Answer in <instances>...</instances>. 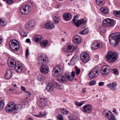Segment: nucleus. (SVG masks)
<instances>
[{"label":"nucleus","instance_id":"1","mask_svg":"<svg viewBox=\"0 0 120 120\" xmlns=\"http://www.w3.org/2000/svg\"><path fill=\"white\" fill-rule=\"evenodd\" d=\"M8 64L11 69L13 70L15 69L18 73H20L22 72V64L19 62L16 63L13 58H9L8 60Z\"/></svg>","mask_w":120,"mask_h":120},{"label":"nucleus","instance_id":"2","mask_svg":"<svg viewBox=\"0 0 120 120\" xmlns=\"http://www.w3.org/2000/svg\"><path fill=\"white\" fill-rule=\"evenodd\" d=\"M109 40L111 45L116 46L120 41V33H115L110 35Z\"/></svg>","mask_w":120,"mask_h":120},{"label":"nucleus","instance_id":"3","mask_svg":"<svg viewBox=\"0 0 120 120\" xmlns=\"http://www.w3.org/2000/svg\"><path fill=\"white\" fill-rule=\"evenodd\" d=\"M20 105H15L13 102L9 103L5 107V110L8 112H12L14 114L17 113L19 109Z\"/></svg>","mask_w":120,"mask_h":120},{"label":"nucleus","instance_id":"4","mask_svg":"<svg viewBox=\"0 0 120 120\" xmlns=\"http://www.w3.org/2000/svg\"><path fill=\"white\" fill-rule=\"evenodd\" d=\"M106 58L108 61L112 63L117 59L118 58V54L116 53L109 51Z\"/></svg>","mask_w":120,"mask_h":120},{"label":"nucleus","instance_id":"5","mask_svg":"<svg viewBox=\"0 0 120 120\" xmlns=\"http://www.w3.org/2000/svg\"><path fill=\"white\" fill-rule=\"evenodd\" d=\"M9 46L10 48L14 52L18 51L20 47L19 42L15 40H11L9 42Z\"/></svg>","mask_w":120,"mask_h":120},{"label":"nucleus","instance_id":"6","mask_svg":"<svg viewBox=\"0 0 120 120\" xmlns=\"http://www.w3.org/2000/svg\"><path fill=\"white\" fill-rule=\"evenodd\" d=\"M37 60L38 63L40 65L46 64L48 61V59L46 56L44 54L39 55Z\"/></svg>","mask_w":120,"mask_h":120},{"label":"nucleus","instance_id":"7","mask_svg":"<svg viewBox=\"0 0 120 120\" xmlns=\"http://www.w3.org/2000/svg\"><path fill=\"white\" fill-rule=\"evenodd\" d=\"M62 70L63 68L61 65L57 66L52 71V74L55 76H58L61 74Z\"/></svg>","mask_w":120,"mask_h":120},{"label":"nucleus","instance_id":"8","mask_svg":"<svg viewBox=\"0 0 120 120\" xmlns=\"http://www.w3.org/2000/svg\"><path fill=\"white\" fill-rule=\"evenodd\" d=\"M99 74L98 68L95 67L91 70L89 74V76L90 78H94L97 77Z\"/></svg>","mask_w":120,"mask_h":120},{"label":"nucleus","instance_id":"9","mask_svg":"<svg viewBox=\"0 0 120 120\" xmlns=\"http://www.w3.org/2000/svg\"><path fill=\"white\" fill-rule=\"evenodd\" d=\"M111 70L110 66L104 65L101 67L100 71L102 75L105 76L108 74Z\"/></svg>","mask_w":120,"mask_h":120},{"label":"nucleus","instance_id":"10","mask_svg":"<svg viewBox=\"0 0 120 120\" xmlns=\"http://www.w3.org/2000/svg\"><path fill=\"white\" fill-rule=\"evenodd\" d=\"M103 26L104 27H111L115 24L114 21L113 19L109 18H107L104 20L103 22Z\"/></svg>","mask_w":120,"mask_h":120},{"label":"nucleus","instance_id":"11","mask_svg":"<svg viewBox=\"0 0 120 120\" xmlns=\"http://www.w3.org/2000/svg\"><path fill=\"white\" fill-rule=\"evenodd\" d=\"M31 10V6L29 5H24L20 8V12L21 14L23 15L29 13Z\"/></svg>","mask_w":120,"mask_h":120},{"label":"nucleus","instance_id":"12","mask_svg":"<svg viewBox=\"0 0 120 120\" xmlns=\"http://www.w3.org/2000/svg\"><path fill=\"white\" fill-rule=\"evenodd\" d=\"M80 57L82 62L84 63L87 62L90 59L89 55L85 52H84L81 53Z\"/></svg>","mask_w":120,"mask_h":120},{"label":"nucleus","instance_id":"13","mask_svg":"<svg viewBox=\"0 0 120 120\" xmlns=\"http://www.w3.org/2000/svg\"><path fill=\"white\" fill-rule=\"evenodd\" d=\"M78 18V16H74L72 20L73 22L77 27H78L80 25L82 24H83L84 25L86 23V21H83L82 19L77 20Z\"/></svg>","mask_w":120,"mask_h":120},{"label":"nucleus","instance_id":"14","mask_svg":"<svg viewBox=\"0 0 120 120\" xmlns=\"http://www.w3.org/2000/svg\"><path fill=\"white\" fill-rule=\"evenodd\" d=\"M103 46L102 42L99 41H95L92 43L91 45V49L93 50H95L97 49L102 48Z\"/></svg>","mask_w":120,"mask_h":120},{"label":"nucleus","instance_id":"15","mask_svg":"<svg viewBox=\"0 0 120 120\" xmlns=\"http://www.w3.org/2000/svg\"><path fill=\"white\" fill-rule=\"evenodd\" d=\"M102 113L105 117L109 120H115V116L112 114L111 111H109L108 112L103 111Z\"/></svg>","mask_w":120,"mask_h":120},{"label":"nucleus","instance_id":"16","mask_svg":"<svg viewBox=\"0 0 120 120\" xmlns=\"http://www.w3.org/2000/svg\"><path fill=\"white\" fill-rule=\"evenodd\" d=\"M92 107L90 104L85 105L82 107V111L84 113H90L92 111Z\"/></svg>","mask_w":120,"mask_h":120},{"label":"nucleus","instance_id":"17","mask_svg":"<svg viewBox=\"0 0 120 120\" xmlns=\"http://www.w3.org/2000/svg\"><path fill=\"white\" fill-rule=\"evenodd\" d=\"M40 70V72L43 74H46L48 73L49 68L46 64L41 65Z\"/></svg>","mask_w":120,"mask_h":120},{"label":"nucleus","instance_id":"18","mask_svg":"<svg viewBox=\"0 0 120 120\" xmlns=\"http://www.w3.org/2000/svg\"><path fill=\"white\" fill-rule=\"evenodd\" d=\"M35 23L34 20H32L29 21L26 26V29L28 30H31L35 26Z\"/></svg>","mask_w":120,"mask_h":120},{"label":"nucleus","instance_id":"19","mask_svg":"<svg viewBox=\"0 0 120 120\" xmlns=\"http://www.w3.org/2000/svg\"><path fill=\"white\" fill-rule=\"evenodd\" d=\"M77 46H75L73 45H68L66 49L64 50L65 52H71L76 50L77 48Z\"/></svg>","mask_w":120,"mask_h":120},{"label":"nucleus","instance_id":"20","mask_svg":"<svg viewBox=\"0 0 120 120\" xmlns=\"http://www.w3.org/2000/svg\"><path fill=\"white\" fill-rule=\"evenodd\" d=\"M73 41L76 44H79L81 43L82 41L81 38L79 35L75 36L73 38Z\"/></svg>","mask_w":120,"mask_h":120},{"label":"nucleus","instance_id":"21","mask_svg":"<svg viewBox=\"0 0 120 120\" xmlns=\"http://www.w3.org/2000/svg\"><path fill=\"white\" fill-rule=\"evenodd\" d=\"M117 85V83L115 82H113L112 83L108 84H107V86L110 89L113 90H115V87H116Z\"/></svg>","mask_w":120,"mask_h":120},{"label":"nucleus","instance_id":"22","mask_svg":"<svg viewBox=\"0 0 120 120\" xmlns=\"http://www.w3.org/2000/svg\"><path fill=\"white\" fill-rule=\"evenodd\" d=\"M47 102L46 99L43 98L40 99V101L38 102V105L40 107L44 106L46 105Z\"/></svg>","mask_w":120,"mask_h":120},{"label":"nucleus","instance_id":"23","mask_svg":"<svg viewBox=\"0 0 120 120\" xmlns=\"http://www.w3.org/2000/svg\"><path fill=\"white\" fill-rule=\"evenodd\" d=\"M12 71L10 70H7L5 76V79H10L12 76Z\"/></svg>","mask_w":120,"mask_h":120},{"label":"nucleus","instance_id":"24","mask_svg":"<svg viewBox=\"0 0 120 120\" xmlns=\"http://www.w3.org/2000/svg\"><path fill=\"white\" fill-rule=\"evenodd\" d=\"M45 27L47 29H52L54 28V26L53 23L51 22H48L45 25Z\"/></svg>","mask_w":120,"mask_h":120},{"label":"nucleus","instance_id":"25","mask_svg":"<svg viewBox=\"0 0 120 120\" xmlns=\"http://www.w3.org/2000/svg\"><path fill=\"white\" fill-rule=\"evenodd\" d=\"M53 85L51 83H49L47 85L46 87V90L48 92H51L53 89Z\"/></svg>","mask_w":120,"mask_h":120},{"label":"nucleus","instance_id":"26","mask_svg":"<svg viewBox=\"0 0 120 120\" xmlns=\"http://www.w3.org/2000/svg\"><path fill=\"white\" fill-rule=\"evenodd\" d=\"M42 38V37L40 35H36L34 37V39L36 42H40Z\"/></svg>","mask_w":120,"mask_h":120},{"label":"nucleus","instance_id":"27","mask_svg":"<svg viewBox=\"0 0 120 120\" xmlns=\"http://www.w3.org/2000/svg\"><path fill=\"white\" fill-rule=\"evenodd\" d=\"M64 18L66 21L69 20L71 18V14L69 13H66L64 14L63 15Z\"/></svg>","mask_w":120,"mask_h":120},{"label":"nucleus","instance_id":"28","mask_svg":"<svg viewBox=\"0 0 120 120\" xmlns=\"http://www.w3.org/2000/svg\"><path fill=\"white\" fill-rule=\"evenodd\" d=\"M78 114L75 112L73 113V115L70 114L69 115L68 118L70 120H76V118L77 117Z\"/></svg>","mask_w":120,"mask_h":120},{"label":"nucleus","instance_id":"29","mask_svg":"<svg viewBox=\"0 0 120 120\" xmlns=\"http://www.w3.org/2000/svg\"><path fill=\"white\" fill-rule=\"evenodd\" d=\"M100 10L101 12L104 14H106L108 13L109 11L108 9L105 7H103L101 8Z\"/></svg>","mask_w":120,"mask_h":120},{"label":"nucleus","instance_id":"30","mask_svg":"<svg viewBox=\"0 0 120 120\" xmlns=\"http://www.w3.org/2000/svg\"><path fill=\"white\" fill-rule=\"evenodd\" d=\"M60 79H57L58 80L59 82L62 83H65L66 82L67 79L66 77L63 76H61L60 77Z\"/></svg>","mask_w":120,"mask_h":120},{"label":"nucleus","instance_id":"31","mask_svg":"<svg viewBox=\"0 0 120 120\" xmlns=\"http://www.w3.org/2000/svg\"><path fill=\"white\" fill-rule=\"evenodd\" d=\"M48 41L46 40H44L41 43V46L42 48H44L48 44Z\"/></svg>","mask_w":120,"mask_h":120},{"label":"nucleus","instance_id":"32","mask_svg":"<svg viewBox=\"0 0 120 120\" xmlns=\"http://www.w3.org/2000/svg\"><path fill=\"white\" fill-rule=\"evenodd\" d=\"M96 1L97 4L100 6H102L104 4V2L102 0H96Z\"/></svg>","mask_w":120,"mask_h":120},{"label":"nucleus","instance_id":"33","mask_svg":"<svg viewBox=\"0 0 120 120\" xmlns=\"http://www.w3.org/2000/svg\"><path fill=\"white\" fill-rule=\"evenodd\" d=\"M44 77L42 76V75L40 74L38 75L37 77V79L40 81L44 80Z\"/></svg>","mask_w":120,"mask_h":120},{"label":"nucleus","instance_id":"34","mask_svg":"<svg viewBox=\"0 0 120 120\" xmlns=\"http://www.w3.org/2000/svg\"><path fill=\"white\" fill-rule=\"evenodd\" d=\"M89 30L88 29H85L81 31L80 32V34L82 35H85L88 33Z\"/></svg>","mask_w":120,"mask_h":120},{"label":"nucleus","instance_id":"35","mask_svg":"<svg viewBox=\"0 0 120 120\" xmlns=\"http://www.w3.org/2000/svg\"><path fill=\"white\" fill-rule=\"evenodd\" d=\"M46 114L44 113L40 112L38 114L34 115V116H36L37 117H41L44 116Z\"/></svg>","mask_w":120,"mask_h":120},{"label":"nucleus","instance_id":"36","mask_svg":"<svg viewBox=\"0 0 120 120\" xmlns=\"http://www.w3.org/2000/svg\"><path fill=\"white\" fill-rule=\"evenodd\" d=\"M4 105V102L3 100L0 101V110L2 109Z\"/></svg>","mask_w":120,"mask_h":120},{"label":"nucleus","instance_id":"37","mask_svg":"<svg viewBox=\"0 0 120 120\" xmlns=\"http://www.w3.org/2000/svg\"><path fill=\"white\" fill-rule=\"evenodd\" d=\"M6 25V22L2 19H0V25L2 26H4Z\"/></svg>","mask_w":120,"mask_h":120},{"label":"nucleus","instance_id":"38","mask_svg":"<svg viewBox=\"0 0 120 120\" xmlns=\"http://www.w3.org/2000/svg\"><path fill=\"white\" fill-rule=\"evenodd\" d=\"M61 112L64 115H67L68 113V112L65 109H63L61 110Z\"/></svg>","mask_w":120,"mask_h":120},{"label":"nucleus","instance_id":"39","mask_svg":"<svg viewBox=\"0 0 120 120\" xmlns=\"http://www.w3.org/2000/svg\"><path fill=\"white\" fill-rule=\"evenodd\" d=\"M100 30L101 32L104 33L105 32V30L104 29V28L102 27V26H99Z\"/></svg>","mask_w":120,"mask_h":120},{"label":"nucleus","instance_id":"40","mask_svg":"<svg viewBox=\"0 0 120 120\" xmlns=\"http://www.w3.org/2000/svg\"><path fill=\"white\" fill-rule=\"evenodd\" d=\"M20 35L22 36L26 37L27 36V34L23 30L20 33Z\"/></svg>","mask_w":120,"mask_h":120},{"label":"nucleus","instance_id":"41","mask_svg":"<svg viewBox=\"0 0 120 120\" xmlns=\"http://www.w3.org/2000/svg\"><path fill=\"white\" fill-rule=\"evenodd\" d=\"M115 16L119 15L120 16V11H114L113 13Z\"/></svg>","mask_w":120,"mask_h":120},{"label":"nucleus","instance_id":"42","mask_svg":"<svg viewBox=\"0 0 120 120\" xmlns=\"http://www.w3.org/2000/svg\"><path fill=\"white\" fill-rule=\"evenodd\" d=\"M53 19L54 21L56 23H58L59 21V19L57 16H55L53 18Z\"/></svg>","mask_w":120,"mask_h":120},{"label":"nucleus","instance_id":"43","mask_svg":"<svg viewBox=\"0 0 120 120\" xmlns=\"http://www.w3.org/2000/svg\"><path fill=\"white\" fill-rule=\"evenodd\" d=\"M84 103L83 102H79L78 101H76L75 103V104L77 106H80L83 104Z\"/></svg>","mask_w":120,"mask_h":120},{"label":"nucleus","instance_id":"44","mask_svg":"<svg viewBox=\"0 0 120 120\" xmlns=\"http://www.w3.org/2000/svg\"><path fill=\"white\" fill-rule=\"evenodd\" d=\"M111 70H112L114 74L116 75H117L118 74V70L116 69H112Z\"/></svg>","mask_w":120,"mask_h":120},{"label":"nucleus","instance_id":"45","mask_svg":"<svg viewBox=\"0 0 120 120\" xmlns=\"http://www.w3.org/2000/svg\"><path fill=\"white\" fill-rule=\"evenodd\" d=\"M96 81L95 80H92L90 81L89 83V85L92 86L94 85L96 83Z\"/></svg>","mask_w":120,"mask_h":120},{"label":"nucleus","instance_id":"46","mask_svg":"<svg viewBox=\"0 0 120 120\" xmlns=\"http://www.w3.org/2000/svg\"><path fill=\"white\" fill-rule=\"evenodd\" d=\"M57 119L59 120H63L62 115L60 114H59L57 116Z\"/></svg>","mask_w":120,"mask_h":120},{"label":"nucleus","instance_id":"47","mask_svg":"<svg viewBox=\"0 0 120 120\" xmlns=\"http://www.w3.org/2000/svg\"><path fill=\"white\" fill-rule=\"evenodd\" d=\"M75 69L76 70V74H79L80 72V70L79 68H77V67H75Z\"/></svg>","mask_w":120,"mask_h":120},{"label":"nucleus","instance_id":"48","mask_svg":"<svg viewBox=\"0 0 120 120\" xmlns=\"http://www.w3.org/2000/svg\"><path fill=\"white\" fill-rule=\"evenodd\" d=\"M78 57L76 56H74L73 57H72L71 59V61H75L76 59V58H77Z\"/></svg>","mask_w":120,"mask_h":120},{"label":"nucleus","instance_id":"49","mask_svg":"<svg viewBox=\"0 0 120 120\" xmlns=\"http://www.w3.org/2000/svg\"><path fill=\"white\" fill-rule=\"evenodd\" d=\"M7 2L8 4H12L14 1L13 0H7Z\"/></svg>","mask_w":120,"mask_h":120},{"label":"nucleus","instance_id":"50","mask_svg":"<svg viewBox=\"0 0 120 120\" xmlns=\"http://www.w3.org/2000/svg\"><path fill=\"white\" fill-rule=\"evenodd\" d=\"M67 79L69 81H71L73 80V78L70 75Z\"/></svg>","mask_w":120,"mask_h":120},{"label":"nucleus","instance_id":"51","mask_svg":"<svg viewBox=\"0 0 120 120\" xmlns=\"http://www.w3.org/2000/svg\"><path fill=\"white\" fill-rule=\"evenodd\" d=\"M98 85L100 86H101L104 84V83L103 82H100L98 83Z\"/></svg>","mask_w":120,"mask_h":120},{"label":"nucleus","instance_id":"52","mask_svg":"<svg viewBox=\"0 0 120 120\" xmlns=\"http://www.w3.org/2000/svg\"><path fill=\"white\" fill-rule=\"evenodd\" d=\"M26 95L28 97H29L31 95V94L29 92L26 91Z\"/></svg>","mask_w":120,"mask_h":120},{"label":"nucleus","instance_id":"53","mask_svg":"<svg viewBox=\"0 0 120 120\" xmlns=\"http://www.w3.org/2000/svg\"><path fill=\"white\" fill-rule=\"evenodd\" d=\"M29 55V50L27 49L26 51V55L27 56Z\"/></svg>","mask_w":120,"mask_h":120},{"label":"nucleus","instance_id":"54","mask_svg":"<svg viewBox=\"0 0 120 120\" xmlns=\"http://www.w3.org/2000/svg\"><path fill=\"white\" fill-rule=\"evenodd\" d=\"M21 89L23 91H25V90H26V89L25 88V87H23V86H22L21 87Z\"/></svg>","mask_w":120,"mask_h":120},{"label":"nucleus","instance_id":"55","mask_svg":"<svg viewBox=\"0 0 120 120\" xmlns=\"http://www.w3.org/2000/svg\"><path fill=\"white\" fill-rule=\"evenodd\" d=\"M71 74L73 78L75 76V73L74 71H72V72Z\"/></svg>","mask_w":120,"mask_h":120},{"label":"nucleus","instance_id":"56","mask_svg":"<svg viewBox=\"0 0 120 120\" xmlns=\"http://www.w3.org/2000/svg\"><path fill=\"white\" fill-rule=\"evenodd\" d=\"M61 4H58L57 5V8H59L61 7Z\"/></svg>","mask_w":120,"mask_h":120},{"label":"nucleus","instance_id":"57","mask_svg":"<svg viewBox=\"0 0 120 120\" xmlns=\"http://www.w3.org/2000/svg\"><path fill=\"white\" fill-rule=\"evenodd\" d=\"M65 76L67 78L68 77V76H70L69 75L68 73H66L65 74Z\"/></svg>","mask_w":120,"mask_h":120},{"label":"nucleus","instance_id":"58","mask_svg":"<svg viewBox=\"0 0 120 120\" xmlns=\"http://www.w3.org/2000/svg\"><path fill=\"white\" fill-rule=\"evenodd\" d=\"M86 89V88H85L83 89L82 92L83 93H85Z\"/></svg>","mask_w":120,"mask_h":120},{"label":"nucleus","instance_id":"59","mask_svg":"<svg viewBox=\"0 0 120 120\" xmlns=\"http://www.w3.org/2000/svg\"><path fill=\"white\" fill-rule=\"evenodd\" d=\"M26 42L27 43H28L30 41V40L29 39H27L26 40Z\"/></svg>","mask_w":120,"mask_h":120},{"label":"nucleus","instance_id":"60","mask_svg":"<svg viewBox=\"0 0 120 120\" xmlns=\"http://www.w3.org/2000/svg\"><path fill=\"white\" fill-rule=\"evenodd\" d=\"M57 88L58 89H62V88H60V85H57Z\"/></svg>","mask_w":120,"mask_h":120},{"label":"nucleus","instance_id":"61","mask_svg":"<svg viewBox=\"0 0 120 120\" xmlns=\"http://www.w3.org/2000/svg\"><path fill=\"white\" fill-rule=\"evenodd\" d=\"M2 39L1 37H0V44L1 43Z\"/></svg>","mask_w":120,"mask_h":120},{"label":"nucleus","instance_id":"62","mask_svg":"<svg viewBox=\"0 0 120 120\" xmlns=\"http://www.w3.org/2000/svg\"><path fill=\"white\" fill-rule=\"evenodd\" d=\"M28 120H33L32 119L30 118H29L27 119Z\"/></svg>","mask_w":120,"mask_h":120},{"label":"nucleus","instance_id":"63","mask_svg":"<svg viewBox=\"0 0 120 120\" xmlns=\"http://www.w3.org/2000/svg\"><path fill=\"white\" fill-rule=\"evenodd\" d=\"M61 40L62 41H65V40L64 39V38H61Z\"/></svg>","mask_w":120,"mask_h":120},{"label":"nucleus","instance_id":"64","mask_svg":"<svg viewBox=\"0 0 120 120\" xmlns=\"http://www.w3.org/2000/svg\"><path fill=\"white\" fill-rule=\"evenodd\" d=\"M14 90L13 89H11V88H10L9 89V90L10 91H12Z\"/></svg>","mask_w":120,"mask_h":120}]
</instances>
